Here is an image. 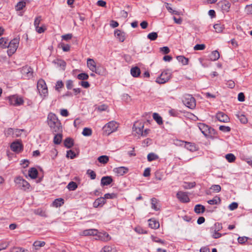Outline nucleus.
<instances>
[{
	"label": "nucleus",
	"mask_w": 252,
	"mask_h": 252,
	"mask_svg": "<svg viewBox=\"0 0 252 252\" xmlns=\"http://www.w3.org/2000/svg\"><path fill=\"white\" fill-rule=\"evenodd\" d=\"M97 230L94 229H87L83 231L82 234L84 236L94 235L97 233Z\"/></svg>",
	"instance_id": "obj_33"
},
{
	"label": "nucleus",
	"mask_w": 252,
	"mask_h": 252,
	"mask_svg": "<svg viewBox=\"0 0 252 252\" xmlns=\"http://www.w3.org/2000/svg\"><path fill=\"white\" fill-rule=\"evenodd\" d=\"M66 157L68 158H69L70 159H73L76 157V154L73 151L70 150L67 151Z\"/></svg>",
	"instance_id": "obj_55"
},
{
	"label": "nucleus",
	"mask_w": 252,
	"mask_h": 252,
	"mask_svg": "<svg viewBox=\"0 0 252 252\" xmlns=\"http://www.w3.org/2000/svg\"><path fill=\"white\" fill-rule=\"evenodd\" d=\"M209 58L211 61H215L218 60L220 58V53L217 51H213L212 52L211 54L209 56Z\"/></svg>",
	"instance_id": "obj_30"
},
{
	"label": "nucleus",
	"mask_w": 252,
	"mask_h": 252,
	"mask_svg": "<svg viewBox=\"0 0 252 252\" xmlns=\"http://www.w3.org/2000/svg\"><path fill=\"white\" fill-rule=\"evenodd\" d=\"M57 134H56L54 137L53 142L54 144L59 145L61 143L63 135L62 132H57Z\"/></svg>",
	"instance_id": "obj_28"
},
{
	"label": "nucleus",
	"mask_w": 252,
	"mask_h": 252,
	"mask_svg": "<svg viewBox=\"0 0 252 252\" xmlns=\"http://www.w3.org/2000/svg\"><path fill=\"white\" fill-rule=\"evenodd\" d=\"M77 78L81 80H86L89 78V75L86 73H81L77 75Z\"/></svg>",
	"instance_id": "obj_50"
},
{
	"label": "nucleus",
	"mask_w": 252,
	"mask_h": 252,
	"mask_svg": "<svg viewBox=\"0 0 252 252\" xmlns=\"http://www.w3.org/2000/svg\"><path fill=\"white\" fill-rule=\"evenodd\" d=\"M53 63L54 64H57L58 66L63 67V70L65 69V67L66 66V63L63 60H60V59H57V60H54L53 61Z\"/></svg>",
	"instance_id": "obj_32"
},
{
	"label": "nucleus",
	"mask_w": 252,
	"mask_h": 252,
	"mask_svg": "<svg viewBox=\"0 0 252 252\" xmlns=\"http://www.w3.org/2000/svg\"><path fill=\"white\" fill-rule=\"evenodd\" d=\"M63 87V83L62 81H58L56 83L55 89L58 92L60 91V89Z\"/></svg>",
	"instance_id": "obj_58"
},
{
	"label": "nucleus",
	"mask_w": 252,
	"mask_h": 252,
	"mask_svg": "<svg viewBox=\"0 0 252 252\" xmlns=\"http://www.w3.org/2000/svg\"><path fill=\"white\" fill-rule=\"evenodd\" d=\"M144 125L142 122H136L133 126V130L138 134L140 135L143 129Z\"/></svg>",
	"instance_id": "obj_12"
},
{
	"label": "nucleus",
	"mask_w": 252,
	"mask_h": 252,
	"mask_svg": "<svg viewBox=\"0 0 252 252\" xmlns=\"http://www.w3.org/2000/svg\"><path fill=\"white\" fill-rule=\"evenodd\" d=\"M4 133L5 136L6 137H9L10 136H14V128H8L4 130Z\"/></svg>",
	"instance_id": "obj_41"
},
{
	"label": "nucleus",
	"mask_w": 252,
	"mask_h": 252,
	"mask_svg": "<svg viewBox=\"0 0 252 252\" xmlns=\"http://www.w3.org/2000/svg\"><path fill=\"white\" fill-rule=\"evenodd\" d=\"M182 102L184 104L190 109H193L196 106V101L194 97L189 94H185L183 96Z\"/></svg>",
	"instance_id": "obj_3"
},
{
	"label": "nucleus",
	"mask_w": 252,
	"mask_h": 252,
	"mask_svg": "<svg viewBox=\"0 0 252 252\" xmlns=\"http://www.w3.org/2000/svg\"><path fill=\"white\" fill-rule=\"evenodd\" d=\"M63 144L67 148H70L74 145V140L70 137H67L64 140Z\"/></svg>",
	"instance_id": "obj_25"
},
{
	"label": "nucleus",
	"mask_w": 252,
	"mask_h": 252,
	"mask_svg": "<svg viewBox=\"0 0 252 252\" xmlns=\"http://www.w3.org/2000/svg\"><path fill=\"white\" fill-rule=\"evenodd\" d=\"M166 7L167 9L168 10V11L170 13H171L173 14H175V15H179L180 14L179 12L176 11V10H174L173 9H172V8L171 7L169 6V3H166Z\"/></svg>",
	"instance_id": "obj_54"
},
{
	"label": "nucleus",
	"mask_w": 252,
	"mask_h": 252,
	"mask_svg": "<svg viewBox=\"0 0 252 252\" xmlns=\"http://www.w3.org/2000/svg\"><path fill=\"white\" fill-rule=\"evenodd\" d=\"M78 187V185L76 183L71 181L69 183L67 188L69 190H75Z\"/></svg>",
	"instance_id": "obj_43"
},
{
	"label": "nucleus",
	"mask_w": 252,
	"mask_h": 252,
	"mask_svg": "<svg viewBox=\"0 0 252 252\" xmlns=\"http://www.w3.org/2000/svg\"><path fill=\"white\" fill-rule=\"evenodd\" d=\"M98 161L103 164H106L109 161V157L107 156H101L98 158Z\"/></svg>",
	"instance_id": "obj_42"
},
{
	"label": "nucleus",
	"mask_w": 252,
	"mask_h": 252,
	"mask_svg": "<svg viewBox=\"0 0 252 252\" xmlns=\"http://www.w3.org/2000/svg\"><path fill=\"white\" fill-rule=\"evenodd\" d=\"M117 196V194L114 193H106L104 196V198H105V199H114L116 198Z\"/></svg>",
	"instance_id": "obj_56"
},
{
	"label": "nucleus",
	"mask_w": 252,
	"mask_h": 252,
	"mask_svg": "<svg viewBox=\"0 0 252 252\" xmlns=\"http://www.w3.org/2000/svg\"><path fill=\"white\" fill-rule=\"evenodd\" d=\"M8 43V39L4 38L1 37L0 38V46L2 47V48H7V45Z\"/></svg>",
	"instance_id": "obj_44"
},
{
	"label": "nucleus",
	"mask_w": 252,
	"mask_h": 252,
	"mask_svg": "<svg viewBox=\"0 0 252 252\" xmlns=\"http://www.w3.org/2000/svg\"><path fill=\"white\" fill-rule=\"evenodd\" d=\"M176 196L177 198L183 203H188L190 201L188 193L182 191H178L177 193Z\"/></svg>",
	"instance_id": "obj_11"
},
{
	"label": "nucleus",
	"mask_w": 252,
	"mask_h": 252,
	"mask_svg": "<svg viewBox=\"0 0 252 252\" xmlns=\"http://www.w3.org/2000/svg\"><path fill=\"white\" fill-rule=\"evenodd\" d=\"M41 21V17L38 16L36 17L34 21V26L35 27V28H37L39 27V25Z\"/></svg>",
	"instance_id": "obj_62"
},
{
	"label": "nucleus",
	"mask_w": 252,
	"mask_h": 252,
	"mask_svg": "<svg viewBox=\"0 0 252 252\" xmlns=\"http://www.w3.org/2000/svg\"><path fill=\"white\" fill-rule=\"evenodd\" d=\"M194 211L197 214H202L205 212V208L201 204H197L194 207Z\"/></svg>",
	"instance_id": "obj_27"
},
{
	"label": "nucleus",
	"mask_w": 252,
	"mask_h": 252,
	"mask_svg": "<svg viewBox=\"0 0 252 252\" xmlns=\"http://www.w3.org/2000/svg\"><path fill=\"white\" fill-rule=\"evenodd\" d=\"M158 158V156L154 153H150L147 156L148 161L150 162L157 160Z\"/></svg>",
	"instance_id": "obj_37"
},
{
	"label": "nucleus",
	"mask_w": 252,
	"mask_h": 252,
	"mask_svg": "<svg viewBox=\"0 0 252 252\" xmlns=\"http://www.w3.org/2000/svg\"><path fill=\"white\" fill-rule=\"evenodd\" d=\"M141 71L140 68L137 66L133 67L131 68L130 73L134 77H137L140 74Z\"/></svg>",
	"instance_id": "obj_24"
},
{
	"label": "nucleus",
	"mask_w": 252,
	"mask_h": 252,
	"mask_svg": "<svg viewBox=\"0 0 252 252\" xmlns=\"http://www.w3.org/2000/svg\"><path fill=\"white\" fill-rule=\"evenodd\" d=\"M37 88L41 96L45 97L48 95V88L46 84L43 79H40L38 81Z\"/></svg>",
	"instance_id": "obj_5"
},
{
	"label": "nucleus",
	"mask_w": 252,
	"mask_h": 252,
	"mask_svg": "<svg viewBox=\"0 0 252 252\" xmlns=\"http://www.w3.org/2000/svg\"><path fill=\"white\" fill-rule=\"evenodd\" d=\"M11 150L16 153H20L23 150V146L19 140L13 142L10 145Z\"/></svg>",
	"instance_id": "obj_10"
},
{
	"label": "nucleus",
	"mask_w": 252,
	"mask_h": 252,
	"mask_svg": "<svg viewBox=\"0 0 252 252\" xmlns=\"http://www.w3.org/2000/svg\"><path fill=\"white\" fill-rule=\"evenodd\" d=\"M33 213L36 215L40 216L42 217H47L46 211L42 208H38L33 210Z\"/></svg>",
	"instance_id": "obj_23"
},
{
	"label": "nucleus",
	"mask_w": 252,
	"mask_h": 252,
	"mask_svg": "<svg viewBox=\"0 0 252 252\" xmlns=\"http://www.w3.org/2000/svg\"><path fill=\"white\" fill-rule=\"evenodd\" d=\"M151 204L152 208L155 211H158L159 210V207H158V200L156 198H152L151 199Z\"/></svg>",
	"instance_id": "obj_38"
},
{
	"label": "nucleus",
	"mask_w": 252,
	"mask_h": 252,
	"mask_svg": "<svg viewBox=\"0 0 252 252\" xmlns=\"http://www.w3.org/2000/svg\"><path fill=\"white\" fill-rule=\"evenodd\" d=\"M14 183L18 189L25 191L31 188L30 184L21 176L16 177L14 179Z\"/></svg>",
	"instance_id": "obj_2"
},
{
	"label": "nucleus",
	"mask_w": 252,
	"mask_h": 252,
	"mask_svg": "<svg viewBox=\"0 0 252 252\" xmlns=\"http://www.w3.org/2000/svg\"><path fill=\"white\" fill-rule=\"evenodd\" d=\"M214 28L217 32L220 33L222 32L224 26L220 24H216L214 25Z\"/></svg>",
	"instance_id": "obj_46"
},
{
	"label": "nucleus",
	"mask_w": 252,
	"mask_h": 252,
	"mask_svg": "<svg viewBox=\"0 0 252 252\" xmlns=\"http://www.w3.org/2000/svg\"><path fill=\"white\" fill-rule=\"evenodd\" d=\"M236 117L239 119L240 122L242 124H245L248 122V119L245 115L243 114H236Z\"/></svg>",
	"instance_id": "obj_40"
},
{
	"label": "nucleus",
	"mask_w": 252,
	"mask_h": 252,
	"mask_svg": "<svg viewBox=\"0 0 252 252\" xmlns=\"http://www.w3.org/2000/svg\"><path fill=\"white\" fill-rule=\"evenodd\" d=\"M106 200L105 198L100 197L99 198H97L93 203V206L94 208H97L98 207H102L103 205L105 204Z\"/></svg>",
	"instance_id": "obj_18"
},
{
	"label": "nucleus",
	"mask_w": 252,
	"mask_h": 252,
	"mask_svg": "<svg viewBox=\"0 0 252 252\" xmlns=\"http://www.w3.org/2000/svg\"><path fill=\"white\" fill-rule=\"evenodd\" d=\"M8 100L10 104L14 106H20L23 104L24 102L23 97L17 94L9 96Z\"/></svg>",
	"instance_id": "obj_8"
},
{
	"label": "nucleus",
	"mask_w": 252,
	"mask_h": 252,
	"mask_svg": "<svg viewBox=\"0 0 252 252\" xmlns=\"http://www.w3.org/2000/svg\"><path fill=\"white\" fill-rule=\"evenodd\" d=\"M21 73L22 77L25 79H29L33 76V70L28 65L24 66L21 68Z\"/></svg>",
	"instance_id": "obj_9"
},
{
	"label": "nucleus",
	"mask_w": 252,
	"mask_h": 252,
	"mask_svg": "<svg viewBox=\"0 0 252 252\" xmlns=\"http://www.w3.org/2000/svg\"><path fill=\"white\" fill-rule=\"evenodd\" d=\"M100 252H116V250L111 246H104Z\"/></svg>",
	"instance_id": "obj_45"
},
{
	"label": "nucleus",
	"mask_w": 252,
	"mask_h": 252,
	"mask_svg": "<svg viewBox=\"0 0 252 252\" xmlns=\"http://www.w3.org/2000/svg\"><path fill=\"white\" fill-rule=\"evenodd\" d=\"M100 239L103 241H108L110 240L111 237L107 233H104L99 235Z\"/></svg>",
	"instance_id": "obj_49"
},
{
	"label": "nucleus",
	"mask_w": 252,
	"mask_h": 252,
	"mask_svg": "<svg viewBox=\"0 0 252 252\" xmlns=\"http://www.w3.org/2000/svg\"><path fill=\"white\" fill-rule=\"evenodd\" d=\"M113 171L118 176H123L128 172V169L126 167L121 166L115 168Z\"/></svg>",
	"instance_id": "obj_14"
},
{
	"label": "nucleus",
	"mask_w": 252,
	"mask_h": 252,
	"mask_svg": "<svg viewBox=\"0 0 252 252\" xmlns=\"http://www.w3.org/2000/svg\"><path fill=\"white\" fill-rule=\"evenodd\" d=\"M118 127V124L115 121H111L107 123L102 128L103 134L109 135L116 131Z\"/></svg>",
	"instance_id": "obj_4"
},
{
	"label": "nucleus",
	"mask_w": 252,
	"mask_h": 252,
	"mask_svg": "<svg viewBox=\"0 0 252 252\" xmlns=\"http://www.w3.org/2000/svg\"><path fill=\"white\" fill-rule=\"evenodd\" d=\"M87 173L90 175L92 180H94L95 179L96 174L94 171L89 169L87 170Z\"/></svg>",
	"instance_id": "obj_59"
},
{
	"label": "nucleus",
	"mask_w": 252,
	"mask_h": 252,
	"mask_svg": "<svg viewBox=\"0 0 252 252\" xmlns=\"http://www.w3.org/2000/svg\"><path fill=\"white\" fill-rule=\"evenodd\" d=\"M19 43V39L17 38L13 39L8 43L7 48H8L7 54L9 56H11L16 51Z\"/></svg>",
	"instance_id": "obj_6"
},
{
	"label": "nucleus",
	"mask_w": 252,
	"mask_h": 252,
	"mask_svg": "<svg viewBox=\"0 0 252 252\" xmlns=\"http://www.w3.org/2000/svg\"><path fill=\"white\" fill-rule=\"evenodd\" d=\"M82 134L85 136H91L92 134V130L91 128L85 127L82 131Z\"/></svg>",
	"instance_id": "obj_48"
},
{
	"label": "nucleus",
	"mask_w": 252,
	"mask_h": 252,
	"mask_svg": "<svg viewBox=\"0 0 252 252\" xmlns=\"http://www.w3.org/2000/svg\"><path fill=\"white\" fill-rule=\"evenodd\" d=\"M87 66L89 69L92 71H95V68L96 67V63L92 59H88L87 60Z\"/></svg>",
	"instance_id": "obj_21"
},
{
	"label": "nucleus",
	"mask_w": 252,
	"mask_h": 252,
	"mask_svg": "<svg viewBox=\"0 0 252 252\" xmlns=\"http://www.w3.org/2000/svg\"><path fill=\"white\" fill-rule=\"evenodd\" d=\"M221 187L219 185H214L211 186L210 189L214 191L219 192L221 190Z\"/></svg>",
	"instance_id": "obj_57"
},
{
	"label": "nucleus",
	"mask_w": 252,
	"mask_h": 252,
	"mask_svg": "<svg viewBox=\"0 0 252 252\" xmlns=\"http://www.w3.org/2000/svg\"><path fill=\"white\" fill-rule=\"evenodd\" d=\"M195 186V182H191V183H185L183 187L185 189H190L193 188Z\"/></svg>",
	"instance_id": "obj_53"
},
{
	"label": "nucleus",
	"mask_w": 252,
	"mask_h": 252,
	"mask_svg": "<svg viewBox=\"0 0 252 252\" xmlns=\"http://www.w3.org/2000/svg\"><path fill=\"white\" fill-rule=\"evenodd\" d=\"M220 202V198L218 196H215L212 199L208 201V203L210 205L219 204Z\"/></svg>",
	"instance_id": "obj_35"
},
{
	"label": "nucleus",
	"mask_w": 252,
	"mask_h": 252,
	"mask_svg": "<svg viewBox=\"0 0 252 252\" xmlns=\"http://www.w3.org/2000/svg\"><path fill=\"white\" fill-rule=\"evenodd\" d=\"M158 37V33L156 32L149 33L147 35V38L152 41L156 40Z\"/></svg>",
	"instance_id": "obj_47"
},
{
	"label": "nucleus",
	"mask_w": 252,
	"mask_h": 252,
	"mask_svg": "<svg viewBox=\"0 0 252 252\" xmlns=\"http://www.w3.org/2000/svg\"><path fill=\"white\" fill-rule=\"evenodd\" d=\"M38 175V171L37 170L34 168L32 167L30 168V169L29 171V176L32 178V179H35L36 178Z\"/></svg>",
	"instance_id": "obj_29"
},
{
	"label": "nucleus",
	"mask_w": 252,
	"mask_h": 252,
	"mask_svg": "<svg viewBox=\"0 0 252 252\" xmlns=\"http://www.w3.org/2000/svg\"><path fill=\"white\" fill-rule=\"evenodd\" d=\"M153 117L158 125H161L163 124L162 119L158 113H154L153 115Z\"/></svg>",
	"instance_id": "obj_34"
},
{
	"label": "nucleus",
	"mask_w": 252,
	"mask_h": 252,
	"mask_svg": "<svg viewBox=\"0 0 252 252\" xmlns=\"http://www.w3.org/2000/svg\"><path fill=\"white\" fill-rule=\"evenodd\" d=\"M66 87L68 90H71L73 87V82L71 80H68L66 82Z\"/></svg>",
	"instance_id": "obj_61"
},
{
	"label": "nucleus",
	"mask_w": 252,
	"mask_h": 252,
	"mask_svg": "<svg viewBox=\"0 0 252 252\" xmlns=\"http://www.w3.org/2000/svg\"><path fill=\"white\" fill-rule=\"evenodd\" d=\"M171 73L166 70L162 72L159 76L157 78L156 82L158 84H164L170 79Z\"/></svg>",
	"instance_id": "obj_7"
},
{
	"label": "nucleus",
	"mask_w": 252,
	"mask_h": 252,
	"mask_svg": "<svg viewBox=\"0 0 252 252\" xmlns=\"http://www.w3.org/2000/svg\"><path fill=\"white\" fill-rule=\"evenodd\" d=\"M10 252H29L27 250L20 247H14L11 249Z\"/></svg>",
	"instance_id": "obj_52"
},
{
	"label": "nucleus",
	"mask_w": 252,
	"mask_h": 252,
	"mask_svg": "<svg viewBox=\"0 0 252 252\" xmlns=\"http://www.w3.org/2000/svg\"><path fill=\"white\" fill-rule=\"evenodd\" d=\"M245 11L248 14H252V4L246 6Z\"/></svg>",
	"instance_id": "obj_64"
},
{
	"label": "nucleus",
	"mask_w": 252,
	"mask_h": 252,
	"mask_svg": "<svg viewBox=\"0 0 252 252\" xmlns=\"http://www.w3.org/2000/svg\"><path fill=\"white\" fill-rule=\"evenodd\" d=\"M193 48L194 50H203L205 48V45L204 44H196Z\"/></svg>",
	"instance_id": "obj_60"
},
{
	"label": "nucleus",
	"mask_w": 252,
	"mask_h": 252,
	"mask_svg": "<svg viewBox=\"0 0 252 252\" xmlns=\"http://www.w3.org/2000/svg\"><path fill=\"white\" fill-rule=\"evenodd\" d=\"M225 158L229 162H233L236 159V157L232 154H228L226 155Z\"/></svg>",
	"instance_id": "obj_51"
},
{
	"label": "nucleus",
	"mask_w": 252,
	"mask_h": 252,
	"mask_svg": "<svg viewBox=\"0 0 252 252\" xmlns=\"http://www.w3.org/2000/svg\"><path fill=\"white\" fill-rule=\"evenodd\" d=\"M220 5L221 8L223 12H227L229 11L231 4L227 0L220 1L218 3Z\"/></svg>",
	"instance_id": "obj_16"
},
{
	"label": "nucleus",
	"mask_w": 252,
	"mask_h": 252,
	"mask_svg": "<svg viewBox=\"0 0 252 252\" xmlns=\"http://www.w3.org/2000/svg\"><path fill=\"white\" fill-rule=\"evenodd\" d=\"M64 204V200L62 198L56 199L53 202V206L55 207H59Z\"/></svg>",
	"instance_id": "obj_31"
},
{
	"label": "nucleus",
	"mask_w": 252,
	"mask_h": 252,
	"mask_svg": "<svg viewBox=\"0 0 252 252\" xmlns=\"http://www.w3.org/2000/svg\"><path fill=\"white\" fill-rule=\"evenodd\" d=\"M114 34L121 42H123L125 40L126 33L125 32L117 30L115 31Z\"/></svg>",
	"instance_id": "obj_20"
},
{
	"label": "nucleus",
	"mask_w": 252,
	"mask_h": 252,
	"mask_svg": "<svg viewBox=\"0 0 252 252\" xmlns=\"http://www.w3.org/2000/svg\"><path fill=\"white\" fill-rule=\"evenodd\" d=\"M177 59L179 62H181L183 65H187L189 63V59L183 56H177Z\"/></svg>",
	"instance_id": "obj_36"
},
{
	"label": "nucleus",
	"mask_w": 252,
	"mask_h": 252,
	"mask_svg": "<svg viewBox=\"0 0 252 252\" xmlns=\"http://www.w3.org/2000/svg\"><path fill=\"white\" fill-rule=\"evenodd\" d=\"M45 245V242L44 241H36L33 244V246L34 247L36 250H38L40 247H42Z\"/></svg>",
	"instance_id": "obj_39"
},
{
	"label": "nucleus",
	"mask_w": 252,
	"mask_h": 252,
	"mask_svg": "<svg viewBox=\"0 0 252 252\" xmlns=\"http://www.w3.org/2000/svg\"><path fill=\"white\" fill-rule=\"evenodd\" d=\"M149 226L152 229H158L159 227V223L155 219H150L148 220Z\"/></svg>",
	"instance_id": "obj_22"
},
{
	"label": "nucleus",
	"mask_w": 252,
	"mask_h": 252,
	"mask_svg": "<svg viewBox=\"0 0 252 252\" xmlns=\"http://www.w3.org/2000/svg\"><path fill=\"white\" fill-rule=\"evenodd\" d=\"M27 0H22L18 2L15 6V10L16 11H20L22 10L26 5V1Z\"/></svg>",
	"instance_id": "obj_26"
},
{
	"label": "nucleus",
	"mask_w": 252,
	"mask_h": 252,
	"mask_svg": "<svg viewBox=\"0 0 252 252\" xmlns=\"http://www.w3.org/2000/svg\"><path fill=\"white\" fill-rule=\"evenodd\" d=\"M113 182V179L111 176H104L101 179V185L102 186H108Z\"/></svg>",
	"instance_id": "obj_19"
},
{
	"label": "nucleus",
	"mask_w": 252,
	"mask_h": 252,
	"mask_svg": "<svg viewBox=\"0 0 252 252\" xmlns=\"http://www.w3.org/2000/svg\"><path fill=\"white\" fill-rule=\"evenodd\" d=\"M183 143H185V147L188 150L193 152L198 150V148L196 145L193 143L186 141H182Z\"/></svg>",
	"instance_id": "obj_15"
},
{
	"label": "nucleus",
	"mask_w": 252,
	"mask_h": 252,
	"mask_svg": "<svg viewBox=\"0 0 252 252\" xmlns=\"http://www.w3.org/2000/svg\"><path fill=\"white\" fill-rule=\"evenodd\" d=\"M216 118L218 121L223 123H227L229 121V118L228 117V116L221 112H219L217 113Z\"/></svg>",
	"instance_id": "obj_13"
},
{
	"label": "nucleus",
	"mask_w": 252,
	"mask_h": 252,
	"mask_svg": "<svg viewBox=\"0 0 252 252\" xmlns=\"http://www.w3.org/2000/svg\"><path fill=\"white\" fill-rule=\"evenodd\" d=\"M248 240V238L245 236L239 237L238 238V242L239 243L243 244L246 242Z\"/></svg>",
	"instance_id": "obj_63"
},
{
	"label": "nucleus",
	"mask_w": 252,
	"mask_h": 252,
	"mask_svg": "<svg viewBox=\"0 0 252 252\" xmlns=\"http://www.w3.org/2000/svg\"><path fill=\"white\" fill-rule=\"evenodd\" d=\"M47 123L53 133L62 132L61 123L55 114L51 112L49 113Z\"/></svg>",
	"instance_id": "obj_1"
},
{
	"label": "nucleus",
	"mask_w": 252,
	"mask_h": 252,
	"mask_svg": "<svg viewBox=\"0 0 252 252\" xmlns=\"http://www.w3.org/2000/svg\"><path fill=\"white\" fill-rule=\"evenodd\" d=\"M198 127L203 135L206 137H208L209 133L208 130L210 126L204 124L200 123L198 125Z\"/></svg>",
	"instance_id": "obj_17"
}]
</instances>
